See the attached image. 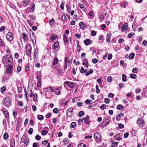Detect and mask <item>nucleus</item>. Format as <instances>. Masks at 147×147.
<instances>
[{"label":"nucleus","mask_w":147,"mask_h":147,"mask_svg":"<svg viewBox=\"0 0 147 147\" xmlns=\"http://www.w3.org/2000/svg\"><path fill=\"white\" fill-rule=\"evenodd\" d=\"M9 98L7 97L5 98L3 101L2 104L4 106L9 107L10 105V102L9 100Z\"/></svg>","instance_id":"obj_1"},{"label":"nucleus","mask_w":147,"mask_h":147,"mask_svg":"<svg viewBox=\"0 0 147 147\" xmlns=\"http://www.w3.org/2000/svg\"><path fill=\"white\" fill-rule=\"evenodd\" d=\"M65 84H66L69 88H73L75 86L76 84V83L74 82L66 81L64 83V86Z\"/></svg>","instance_id":"obj_2"},{"label":"nucleus","mask_w":147,"mask_h":147,"mask_svg":"<svg viewBox=\"0 0 147 147\" xmlns=\"http://www.w3.org/2000/svg\"><path fill=\"white\" fill-rule=\"evenodd\" d=\"M94 137L97 142L99 143L100 142L101 137L99 133H95Z\"/></svg>","instance_id":"obj_3"},{"label":"nucleus","mask_w":147,"mask_h":147,"mask_svg":"<svg viewBox=\"0 0 147 147\" xmlns=\"http://www.w3.org/2000/svg\"><path fill=\"white\" fill-rule=\"evenodd\" d=\"M73 113V109L71 107L68 108L67 110L66 115L68 117H70L72 116Z\"/></svg>","instance_id":"obj_4"},{"label":"nucleus","mask_w":147,"mask_h":147,"mask_svg":"<svg viewBox=\"0 0 147 147\" xmlns=\"http://www.w3.org/2000/svg\"><path fill=\"white\" fill-rule=\"evenodd\" d=\"M137 123L140 126L142 127L145 124L144 121L143 119L139 118L137 121Z\"/></svg>","instance_id":"obj_5"},{"label":"nucleus","mask_w":147,"mask_h":147,"mask_svg":"<svg viewBox=\"0 0 147 147\" xmlns=\"http://www.w3.org/2000/svg\"><path fill=\"white\" fill-rule=\"evenodd\" d=\"M13 66L12 65L8 66L6 69V73L7 74L12 73L13 71H12Z\"/></svg>","instance_id":"obj_6"},{"label":"nucleus","mask_w":147,"mask_h":147,"mask_svg":"<svg viewBox=\"0 0 147 147\" xmlns=\"http://www.w3.org/2000/svg\"><path fill=\"white\" fill-rule=\"evenodd\" d=\"M31 47L30 45H28L26 47V53L28 56H31Z\"/></svg>","instance_id":"obj_7"},{"label":"nucleus","mask_w":147,"mask_h":147,"mask_svg":"<svg viewBox=\"0 0 147 147\" xmlns=\"http://www.w3.org/2000/svg\"><path fill=\"white\" fill-rule=\"evenodd\" d=\"M7 39L9 41H11L13 38V36L11 32H8L6 36Z\"/></svg>","instance_id":"obj_8"},{"label":"nucleus","mask_w":147,"mask_h":147,"mask_svg":"<svg viewBox=\"0 0 147 147\" xmlns=\"http://www.w3.org/2000/svg\"><path fill=\"white\" fill-rule=\"evenodd\" d=\"M3 112L7 119L8 121L9 119V115L7 111L5 108L3 109Z\"/></svg>","instance_id":"obj_9"},{"label":"nucleus","mask_w":147,"mask_h":147,"mask_svg":"<svg viewBox=\"0 0 147 147\" xmlns=\"http://www.w3.org/2000/svg\"><path fill=\"white\" fill-rule=\"evenodd\" d=\"M92 41L88 39H86L84 41V44L86 46L90 45L92 43Z\"/></svg>","instance_id":"obj_10"},{"label":"nucleus","mask_w":147,"mask_h":147,"mask_svg":"<svg viewBox=\"0 0 147 147\" xmlns=\"http://www.w3.org/2000/svg\"><path fill=\"white\" fill-rule=\"evenodd\" d=\"M83 119L86 124H88L89 123V117L88 115H87L86 117L83 118Z\"/></svg>","instance_id":"obj_11"},{"label":"nucleus","mask_w":147,"mask_h":147,"mask_svg":"<svg viewBox=\"0 0 147 147\" xmlns=\"http://www.w3.org/2000/svg\"><path fill=\"white\" fill-rule=\"evenodd\" d=\"M124 115V114L122 113H120L119 114L117 115L116 116V119L119 121L121 118V117L123 116Z\"/></svg>","instance_id":"obj_12"},{"label":"nucleus","mask_w":147,"mask_h":147,"mask_svg":"<svg viewBox=\"0 0 147 147\" xmlns=\"http://www.w3.org/2000/svg\"><path fill=\"white\" fill-rule=\"evenodd\" d=\"M59 45V43L58 41L56 42L53 45L52 48L54 50H55V49L58 47Z\"/></svg>","instance_id":"obj_13"},{"label":"nucleus","mask_w":147,"mask_h":147,"mask_svg":"<svg viewBox=\"0 0 147 147\" xmlns=\"http://www.w3.org/2000/svg\"><path fill=\"white\" fill-rule=\"evenodd\" d=\"M109 122L110 121L109 119L106 118L102 122V123L104 126H105L109 124Z\"/></svg>","instance_id":"obj_14"},{"label":"nucleus","mask_w":147,"mask_h":147,"mask_svg":"<svg viewBox=\"0 0 147 147\" xmlns=\"http://www.w3.org/2000/svg\"><path fill=\"white\" fill-rule=\"evenodd\" d=\"M128 26V24L127 23H125L121 28L122 31H124L126 30Z\"/></svg>","instance_id":"obj_15"},{"label":"nucleus","mask_w":147,"mask_h":147,"mask_svg":"<svg viewBox=\"0 0 147 147\" xmlns=\"http://www.w3.org/2000/svg\"><path fill=\"white\" fill-rule=\"evenodd\" d=\"M43 129H44L46 130H42L41 131V134L43 135H45L46 134H47L48 132V131L47 130V129H48V128L47 127H45Z\"/></svg>","instance_id":"obj_16"},{"label":"nucleus","mask_w":147,"mask_h":147,"mask_svg":"<svg viewBox=\"0 0 147 147\" xmlns=\"http://www.w3.org/2000/svg\"><path fill=\"white\" fill-rule=\"evenodd\" d=\"M111 36V34L110 33H108L107 35V39L106 41L108 42H110V38Z\"/></svg>","instance_id":"obj_17"},{"label":"nucleus","mask_w":147,"mask_h":147,"mask_svg":"<svg viewBox=\"0 0 147 147\" xmlns=\"http://www.w3.org/2000/svg\"><path fill=\"white\" fill-rule=\"evenodd\" d=\"M80 28L82 29H84L86 28V27L83 22H81L79 24Z\"/></svg>","instance_id":"obj_18"},{"label":"nucleus","mask_w":147,"mask_h":147,"mask_svg":"<svg viewBox=\"0 0 147 147\" xmlns=\"http://www.w3.org/2000/svg\"><path fill=\"white\" fill-rule=\"evenodd\" d=\"M46 90L45 91H47L48 92H52L54 91V89L52 87H49L47 88H45Z\"/></svg>","instance_id":"obj_19"},{"label":"nucleus","mask_w":147,"mask_h":147,"mask_svg":"<svg viewBox=\"0 0 147 147\" xmlns=\"http://www.w3.org/2000/svg\"><path fill=\"white\" fill-rule=\"evenodd\" d=\"M55 93L57 95H59L60 94V90L58 88H56L54 90Z\"/></svg>","instance_id":"obj_20"},{"label":"nucleus","mask_w":147,"mask_h":147,"mask_svg":"<svg viewBox=\"0 0 147 147\" xmlns=\"http://www.w3.org/2000/svg\"><path fill=\"white\" fill-rule=\"evenodd\" d=\"M52 35V37H50V39L52 41H53L54 40H55L57 38V36L56 35H55L54 34H53Z\"/></svg>","instance_id":"obj_21"},{"label":"nucleus","mask_w":147,"mask_h":147,"mask_svg":"<svg viewBox=\"0 0 147 147\" xmlns=\"http://www.w3.org/2000/svg\"><path fill=\"white\" fill-rule=\"evenodd\" d=\"M6 61L8 65H10L13 62L12 58H10L9 59L6 60Z\"/></svg>","instance_id":"obj_22"},{"label":"nucleus","mask_w":147,"mask_h":147,"mask_svg":"<svg viewBox=\"0 0 147 147\" xmlns=\"http://www.w3.org/2000/svg\"><path fill=\"white\" fill-rule=\"evenodd\" d=\"M58 59L57 58H55L53 63L52 65L54 66V65L57 64L58 63Z\"/></svg>","instance_id":"obj_23"},{"label":"nucleus","mask_w":147,"mask_h":147,"mask_svg":"<svg viewBox=\"0 0 147 147\" xmlns=\"http://www.w3.org/2000/svg\"><path fill=\"white\" fill-rule=\"evenodd\" d=\"M61 20L63 22H65L67 20V18L65 14L63 13L62 14L61 16Z\"/></svg>","instance_id":"obj_24"},{"label":"nucleus","mask_w":147,"mask_h":147,"mask_svg":"<svg viewBox=\"0 0 147 147\" xmlns=\"http://www.w3.org/2000/svg\"><path fill=\"white\" fill-rule=\"evenodd\" d=\"M23 38L26 41L28 39V37L25 33H23L22 34Z\"/></svg>","instance_id":"obj_25"},{"label":"nucleus","mask_w":147,"mask_h":147,"mask_svg":"<svg viewBox=\"0 0 147 147\" xmlns=\"http://www.w3.org/2000/svg\"><path fill=\"white\" fill-rule=\"evenodd\" d=\"M130 77L131 78L135 79L137 78V76L135 74H131L130 75Z\"/></svg>","instance_id":"obj_26"},{"label":"nucleus","mask_w":147,"mask_h":147,"mask_svg":"<svg viewBox=\"0 0 147 147\" xmlns=\"http://www.w3.org/2000/svg\"><path fill=\"white\" fill-rule=\"evenodd\" d=\"M135 56V55L133 53H131L129 55V59H133Z\"/></svg>","instance_id":"obj_27"},{"label":"nucleus","mask_w":147,"mask_h":147,"mask_svg":"<svg viewBox=\"0 0 147 147\" xmlns=\"http://www.w3.org/2000/svg\"><path fill=\"white\" fill-rule=\"evenodd\" d=\"M87 71L86 69H84L83 67H81V68L80 70V73L84 74Z\"/></svg>","instance_id":"obj_28"},{"label":"nucleus","mask_w":147,"mask_h":147,"mask_svg":"<svg viewBox=\"0 0 147 147\" xmlns=\"http://www.w3.org/2000/svg\"><path fill=\"white\" fill-rule=\"evenodd\" d=\"M84 115V113L83 111H80L78 113V115L79 117H82Z\"/></svg>","instance_id":"obj_29"},{"label":"nucleus","mask_w":147,"mask_h":147,"mask_svg":"<svg viewBox=\"0 0 147 147\" xmlns=\"http://www.w3.org/2000/svg\"><path fill=\"white\" fill-rule=\"evenodd\" d=\"M84 59L83 64L84 65H86V64H88V59L86 58H84Z\"/></svg>","instance_id":"obj_30"},{"label":"nucleus","mask_w":147,"mask_h":147,"mask_svg":"<svg viewBox=\"0 0 147 147\" xmlns=\"http://www.w3.org/2000/svg\"><path fill=\"white\" fill-rule=\"evenodd\" d=\"M115 138L117 140H119L121 138V135L119 134H117L115 136Z\"/></svg>","instance_id":"obj_31"},{"label":"nucleus","mask_w":147,"mask_h":147,"mask_svg":"<svg viewBox=\"0 0 147 147\" xmlns=\"http://www.w3.org/2000/svg\"><path fill=\"white\" fill-rule=\"evenodd\" d=\"M9 137L8 134L7 133H5L3 135V138L5 140H7Z\"/></svg>","instance_id":"obj_32"},{"label":"nucleus","mask_w":147,"mask_h":147,"mask_svg":"<svg viewBox=\"0 0 147 147\" xmlns=\"http://www.w3.org/2000/svg\"><path fill=\"white\" fill-rule=\"evenodd\" d=\"M15 145V141L13 139V140H12L11 141L10 144L11 147H14Z\"/></svg>","instance_id":"obj_33"},{"label":"nucleus","mask_w":147,"mask_h":147,"mask_svg":"<svg viewBox=\"0 0 147 147\" xmlns=\"http://www.w3.org/2000/svg\"><path fill=\"white\" fill-rule=\"evenodd\" d=\"M76 125V123L75 122H73L71 123L70 126L72 128H74L75 127Z\"/></svg>","instance_id":"obj_34"},{"label":"nucleus","mask_w":147,"mask_h":147,"mask_svg":"<svg viewBox=\"0 0 147 147\" xmlns=\"http://www.w3.org/2000/svg\"><path fill=\"white\" fill-rule=\"evenodd\" d=\"M63 38L64 41L65 42H67L68 41L67 38V36L65 34H64L63 36Z\"/></svg>","instance_id":"obj_35"},{"label":"nucleus","mask_w":147,"mask_h":147,"mask_svg":"<svg viewBox=\"0 0 147 147\" xmlns=\"http://www.w3.org/2000/svg\"><path fill=\"white\" fill-rule=\"evenodd\" d=\"M49 22L50 24L53 23V25H54L55 23V20L53 18H52L51 20H49Z\"/></svg>","instance_id":"obj_36"},{"label":"nucleus","mask_w":147,"mask_h":147,"mask_svg":"<svg viewBox=\"0 0 147 147\" xmlns=\"http://www.w3.org/2000/svg\"><path fill=\"white\" fill-rule=\"evenodd\" d=\"M38 120L40 121L43 119L44 117L41 115H39L38 116Z\"/></svg>","instance_id":"obj_37"},{"label":"nucleus","mask_w":147,"mask_h":147,"mask_svg":"<svg viewBox=\"0 0 147 147\" xmlns=\"http://www.w3.org/2000/svg\"><path fill=\"white\" fill-rule=\"evenodd\" d=\"M29 1L28 0H27L26 1H25L23 2V5L24 6H27L28 5Z\"/></svg>","instance_id":"obj_38"},{"label":"nucleus","mask_w":147,"mask_h":147,"mask_svg":"<svg viewBox=\"0 0 147 147\" xmlns=\"http://www.w3.org/2000/svg\"><path fill=\"white\" fill-rule=\"evenodd\" d=\"M117 108L118 110H120L123 109V107L121 105H118L117 107Z\"/></svg>","instance_id":"obj_39"},{"label":"nucleus","mask_w":147,"mask_h":147,"mask_svg":"<svg viewBox=\"0 0 147 147\" xmlns=\"http://www.w3.org/2000/svg\"><path fill=\"white\" fill-rule=\"evenodd\" d=\"M122 81L123 82H125L126 81V76L124 74H123L122 75Z\"/></svg>","instance_id":"obj_40"},{"label":"nucleus","mask_w":147,"mask_h":147,"mask_svg":"<svg viewBox=\"0 0 147 147\" xmlns=\"http://www.w3.org/2000/svg\"><path fill=\"white\" fill-rule=\"evenodd\" d=\"M30 37L32 36L34 38V39H35V34L34 32H32V31H30Z\"/></svg>","instance_id":"obj_41"},{"label":"nucleus","mask_w":147,"mask_h":147,"mask_svg":"<svg viewBox=\"0 0 147 147\" xmlns=\"http://www.w3.org/2000/svg\"><path fill=\"white\" fill-rule=\"evenodd\" d=\"M138 69L137 68L135 67L133 68L132 72L133 73H137Z\"/></svg>","instance_id":"obj_42"},{"label":"nucleus","mask_w":147,"mask_h":147,"mask_svg":"<svg viewBox=\"0 0 147 147\" xmlns=\"http://www.w3.org/2000/svg\"><path fill=\"white\" fill-rule=\"evenodd\" d=\"M59 111V109L57 108H55L53 110V112L56 114L57 113H58Z\"/></svg>","instance_id":"obj_43"},{"label":"nucleus","mask_w":147,"mask_h":147,"mask_svg":"<svg viewBox=\"0 0 147 147\" xmlns=\"http://www.w3.org/2000/svg\"><path fill=\"white\" fill-rule=\"evenodd\" d=\"M34 97L33 100L34 101H36L37 100V94L35 93L33 95Z\"/></svg>","instance_id":"obj_44"},{"label":"nucleus","mask_w":147,"mask_h":147,"mask_svg":"<svg viewBox=\"0 0 147 147\" xmlns=\"http://www.w3.org/2000/svg\"><path fill=\"white\" fill-rule=\"evenodd\" d=\"M29 143V140L28 139H25L24 141V143L25 144H26L27 146Z\"/></svg>","instance_id":"obj_45"},{"label":"nucleus","mask_w":147,"mask_h":147,"mask_svg":"<svg viewBox=\"0 0 147 147\" xmlns=\"http://www.w3.org/2000/svg\"><path fill=\"white\" fill-rule=\"evenodd\" d=\"M69 62V63H70L71 62V61H70L69 62V59L68 57H66L65 58V63H67Z\"/></svg>","instance_id":"obj_46"},{"label":"nucleus","mask_w":147,"mask_h":147,"mask_svg":"<svg viewBox=\"0 0 147 147\" xmlns=\"http://www.w3.org/2000/svg\"><path fill=\"white\" fill-rule=\"evenodd\" d=\"M107 80L108 82H111L112 80V78L111 76H109L107 78Z\"/></svg>","instance_id":"obj_47"},{"label":"nucleus","mask_w":147,"mask_h":147,"mask_svg":"<svg viewBox=\"0 0 147 147\" xmlns=\"http://www.w3.org/2000/svg\"><path fill=\"white\" fill-rule=\"evenodd\" d=\"M33 131V129L32 128H30L28 131V133L30 135L32 134Z\"/></svg>","instance_id":"obj_48"},{"label":"nucleus","mask_w":147,"mask_h":147,"mask_svg":"<svg viewBox=\"0 0 147 147\" xmlns=\"http://www.w3.org/2000/svg\"><path fill=\"white\" fill-rule=\"evenodd\" d=\"M96 92L97 93H98L100 92V90L98 89V86L97 85L96 86Z\"/></svg>","instance_id":"obj_49"},{"label":"nucleus","mask_w":147,"mask_h":147,"mask_svg":"<svg viewBox=\"0 0 147 147\" xmlns=\"http://www.w3.org/2000/svg\"><path fill=\"white\" fill-rule=\"evenodd\" d=\"M13 115L14 118H16L17 115V111L16 110H14L13 111Z\"/></svg>","instance_id":"obj_50"},{"label":"nucleus","mask_w":147,"mask_h":147,"mask_svg":"<svg viewBox=\"0 0 147 147\" xmlns=\"http://www.w3.org/2000/svg\"><path fill=\"white\" fill-rule=\"evenodd\" d=\"M117 144L118 143L117 142L113 143L111 144V147H117L116 146Z\"/></svg>","instance_id":"obj_51"},{"label":"nucleus","mask_w":147,"mask_h":147,"mask_svg":"<svg viewBox=\"0 0 147 147\" xmlns=\"http://www.w3.org/2000/svg\"><path fill=\"white\" fill-rule=\"evenodd\" d=\"M1 92L2 93H3L6 90V87L5 86H3V87L1 88Z\"/></svg>","instance_id":"obj_52"},{"label":"nucleus","mask_w":147,"mask_h":147,"mask_svg":"<svg viewBox=\"0 0 147 147\" xmlns=\"http://www.w3.org/2000/svg\"><path fill=\"white\" fill-rule=\"evenodd\" d=\"M22 87H20L18 88V92L19 93H20L22 92Z\"/></svg>","instance_id":"obj_53"},{"label":"nucleus","mask_w":147,"mask_h":147,"mask_svg":"<svg viewBox=\"0 0 147 147\" xmlns=\"http://www.w3.org/2000/svg\"><path fill=\"white\" fill-rule=\"evenodd\" d=\"M96 34V32L95 31L93 30L92 31L91 34L92 36H95Z\"/></svg>","instance_id":"obj_54"},{"label":"nucleus","mask_w":147,"mask_h":147,"mask_svg":"<svg viewBox=\"0 0 147 147\" xmlns=\"http://www.w3.org/2000/svg\"><path fill=\"white\" fill-rule=\"evenodd\" d=\"M106 106L105 105L103 104L100 106V108L102 110H104L106 109Z\"/></svg>","instance_id":"obj_55"},{"label":"nucleus","mask_w":147,"mask_h":147,"mask_svg":"<svg viewBox=\"0 0 147 147\" xmlns=\"http://www.w3.org/2000/svg\"><path fill=\"white\" fill-rule=\"evenodd\" d=\"M110 99L107 98H105V102L106 104H109L110 102Z\"/></svg>","instance_id":"obj_56"},{"label":"nucleus","mask_w":147,"mask_h":147,"mask_svg":"<svg viewBox=\"0 0 147 147\" xmlns=\"http://www.w3.org/2000/svg\"><path fill=\"white\" fill-rule=\"evenodd\" d=\"M81 48V47L80 45L79 44L77 45V50L78 51H80Z\"/></svg>","instance_id":"obj_57"},{"label":"nucleus","mask_w":147,"mask_h":147,"mask_svg":"<svg viewBox=\"0 0 147 147\" xmlns=\"http://www.w3.org/2000/svg\"><path fill=\"white\" fill-rule=\"evenodd\" d=\"M63 142L65 143V145H66V144L68 143L69 141H68L67 139L65 138L64 139Z\"/></svg>","instance_id":"obj_58"},{"label":"nucleus","mask_w":147,"mask_h":147,"mask_svg":"<svg viewBox=\"0 0 147 147\" xmlns=\"http://www.w3.org/2000/svg\"><path fill=\"white\" fill-rule=\"evenodd\" d=\"M97 81L98 83L99 84L101 83L102 82V81L101 79V77H100L99 78L97 79Z\"/></svg>","instance_id":"obj_59"},{"label":"nucleus","mask_w":147,"mask_h":147,"mask_svg":"<svg viewBox=\"0 0 147 147\" xmlns=\"http://www.w3.org/2000/svg\"><path fill=\"white\" fill-rule=\"evenodd\" d=\"M78 147H86V146L83 143H81L78 145Z\"/></svg>","instance_id":"obj_60"},{"label":"nucleus","mask_w":147,"mask_h":147,"mask_svg":"<svg viewBox=\"0 0 147 147\" xmlns=\"http://www.w3.org/2000/svg\"><path fill=\"white\" fill-rule=\"evenodd\" d=\"M92 62L94 63H96L97 62L98 60L97 59H94L92 60Z\"/></svg>","instance_id":"obj_61"},{"label":"nucleus","mask_w":147,"mask_h":147,"mask_svg":"<svg viewBox=\"0 0 147 147\" xmlns=\"http://www.w3.org/2000/svg\"><path fill=\"white\" fill-rule=\"evenodd\" d=\"M92 102V101L91 100L87 99L85 101V102L87 104H89L91 103Z\"/></svg>","instance_id":"obj_62"},{"label":"nucleus","mask_w":147,"mask_h":147,"mask_svg":"<svg viewBox=\"0 0 147 147\" xmlns=\"http://www.w3.org/2000/svg\"><path fill=\"white\" fill-rule=\"evenodd\" d=\"M118 125L119 127L121 129L123 128L124 127V125L121 123H118Z\"/></svg>","instance_id":"obj_63"},{"label":"nucleus","mask_w":147,"mask_h":147,"mask_svg":"<svg viewBox=\"0 0 147 147\" xmlns=\"http://www.w3.org/2000/svg\"><path fill=\"white\" fill-rule=\"evenodd\" d=\"M142 45H143L146 46L147 45V41L146 40H144L142 42Z\"/></svg>","instance_id":"obj_64"}]
</instances>
